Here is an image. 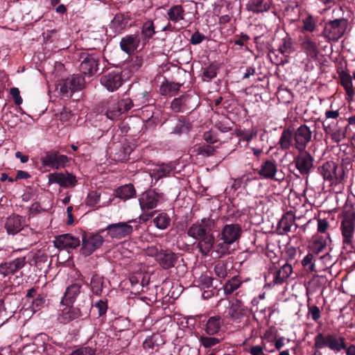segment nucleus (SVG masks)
Here are the masks:
<instances>
[{
    "label": "nucleus",
    "instance_id": "obj_11",
    "mask_svg": "<svg viewBox=\"0 0 355 355\" xmlns=\"http://www.w3.org/2000/svg\"><path fill=\"white\" fill-rule=\"evenodd\" d=\"M241 233L242 229L240 225L227 224L223 227L219 234V239L233 244L240 239Z\"/></svg>",
    "mask_w": 355,
    "mask_h": 355
},
{
    "label": "nucleus",
    "instance_id": "obj_41",
    "mask_svg": "<svg viewBox=\"0 0 355 355\" xmlns=\"http://www.w3.org/2000/svg\"><path fill=\"white\" fill-rule=\"evenodd\" d=\"M117 102L110 103L106 110L105 115L110 120H116L122 114Z\"/></svg>",
    "mask_w": 355,
    "mask_h": 355
},
{
    "label": "nucleus",
    "instance_id": "obj_61",
    "mask_svg": "<svg viewBox=\"0 0 355 355\" xmlns=\"http://www.w3.org/2000/svg\"><path fill=\"white\" fill-rule=\"evenodd\" d=\"M10 94L14 98L16 105H20L22 103V98L19 94V90L17 87H12L10 89Z\"/></svg>",
    "mask_w": 355,
    "mask_h": 355
},
{
    "label": "nucleus",
    "instance_id": "obj_5",
    "mask_svg": "<svg viewBox=\"0 0 355 355\" xmlns=\"http://www.w3.org/2000/svg\"><path fill=\"white\" fill-rule=\"evenodd\" d=\"M355 213L348 211L344 213L341 221L340 228L343 237V244L349 245L352 248V238L354 232Z\"/></svg>",
    "mask_w": 355,
    "mask_h": 355
},
{
    "label": "nucleus",
    "instance_id": "obj_42",
    "mask_svg": "<svg viewBox=\"0 0 355 355\" xmlns=\"http://www.w3.org/2000/svg\"><path fill=\"white\" fill-rule=\"evenodd\" d=\"M279 145L282 149H288L293 144V132L289 129L284 130L279 139Z\"/></svg>",
    "mask_w": 355,
    "mask_h": 355
},
{
    "label": "nucleus",
    "instance_id": "obj_2",
    "mask_svg": "<svg viewBox=\"0 0 355 355\" xmlns=\"http://www.w3.org/2000/svg\"><path fill=\"white\" fill-rule=\"evenodd\" d=\"M314 340L316 349L328 347L331 350L337 352H340L342 349H346L345 339L342 336L337 338L334 334H329L324 336L323 334L319 333Z\"/></svg>",
    "mask_w": 355,
    "mask_h": 355
},
{
    "label": "nucleus",
    "instance_id": "obj_46",
    "mask_svg": "<svg viewBox=\"0 0 355 355\" xmlns=\"http://www.w3.org/2000/svg\"><path fill=\"white\" fill-rule=\"evenodd\" d=\"M131 150L128 146L120 147L119 152L115 153L114 159L118 162H125L129 159Z\"/></svg>",
    "mask_w": 355,
    "mask_h": 355
},
{
    "label": "nucleus",
    "instance_id": "obj_57",
    "mask_svg": "<svg viewBox=\"0 0 355 355\" xmlns=\"http://www.w3.org/2000/svg\"><path fill=\"white\" fill-rule=\"evenodd\" d=\"M95 349L90 347H83L73 351L69 355H94Z\"/></svg>",
    "mask_w": 355,
    "mask_h": 355
},
{
    "label": "nucleus",
    "instance_id": "obj_51",
    "mask_svg": "<svg viewBox=\"0 0 355 355\" xmlns=\"http://www.w3.org/2000/svg\"><path fill=\"white\" fill-rule=\"evenodd\" d=\"M218 67L216 64H211L209 67L205 68L203 71V76L207 80L214 78L217 75Z\"/></svg>",
    "mask_w": 355,
    "mask_h": 355
},
{
    "label": "nucleus",
    "instance_id": "obj_37",
    "mask_svg": "<svg viewBox=\"0 0 355 355\" xmlns=\"http://www.w3.org/2000/svg\"><path fill=\"white\" fill-rule=\"evenodd\" d=\"M226 241L218 243L211 252V255L215 258H220L230 253V246L232 245L230 243H227Z\"/></svg>",
    "mask_w": 355,
    "mask_h": 355
},
{
    "label": "nucleus",
    "instance_id": "obj_13",
    "mask_svg": "<svg viewBox=\"0 0 355 355\" xmlns=\"http://www.w3.org/2000/svg\"><path fill=\"white\" fill-rule=\"evenodd\" d=\"M49 184H58L62 187H74L77 180L75 175L71 173H53L48 175Z\"/></svg>",
    "mask_w": 355,
    "mask_h": 355
},
{
    "label": "nucleus",
    "instance_id": "obj_8",
    "mask_svg": "<svg viewBox=\"0 0 355 355\" xmlns=\"http://www.w3.org/2000/svg\"><path fill=\"white\" fill-rule=\"evenodd\" d=\"M85 78L78 75H73L63 80L60 85V92L67 96L76 91L83 89L85 87Z\"/></svg>",
    "mask_w": 355,
    "mask_h": 355
},
{
    "label": "nucleus",
    "instance_id": "obj_27",
    "mask_svg": "<svg viewBox=\"0 0 355 355\" xmlns=\"http://www.w3.org/2000/svg\"><path fill=\"white\" fill-rule=\"evenodd\" d=\"M22 218L18 215H12L6 220L5 227L10 234L18 233L23 227Z\"/></svg>",
    "mask_w": 355,
    "mask_h": 355
},
{
    "label": "nucleus",
    "instance_id": "obj_52",
    "mask_svg": "<svg viewBox=\"0 0 355 355\" xmlns=\"http://www.w3.org/2000/svg\"><path fill=\"white\" fill-rule=\"evenodd\" d=\"M100 193L96 191L89 192L86 199V203L89 207H96L100 201Z\"/></svg>",
    "mask_w": 355,
    "mask_h": 355
},
{
    "label": "nucleus",
    "instance_id": "obj_31",
    "mask_svg": "<svg viewBox=\"0 0 355 355\" xmlns=\"http://www.w3.org/2000/svg\"><path fill=\"white\" fill-rule=\"evenodd\" d=\"M271 3V0H250L247 8L254 13L263 12L270 9Z\"/></svg>",
    "mask_w": 355,
    "mask_h": 355
},
{
    "label": "nucleus",
    "instance_id": "obj_48",
    "mask_svg": "<svg viewBox=\"0 0 355 355\" xmlns=\"http://www.w3.org/2000/svg\"><path fill=\"white\" fill-rule=\"evenodd\" d=\"M199 341L205 348L211 347L220 343V340L217 338L205 336H201Z\"/></svg>",
    "mask_w": 355,
    "mask_h": 355
},
{
    "label": "nucleus",
    "instance_id": "obj_28",
    "mask_svg": "<svg viewBox=\"0 0 355 355\" xmlns=\"http://www.w3.org/2000/svg\"><path fill=\"white\" fill-rule=\"evenodd\" d=\"M277 171V168L275 162L266 160L261 164L259 174L266 179L273 180L275 179Z\"/></svg>",
    "mask_w": 355,
    "mask_h": 355
},
{
    "label": "nucleus",
    "instance_id": "obj_26",
    "mask_svg": "<svg viewBox=\"0 0 355 355\" xmlns=\"http://www.w3.org/2000/svg\"><path fill=\"white\" fill-rule=\"evenodd\" d=\"M292 271L293 268L291 264L285 263L278 270L272 274L273 284H282L289 277Z\"/></svg>",
    "mask_w": 355,
    "mask_h": 355
},
{
    "label": "nucleus",
    "instance_id": "obj_43",
    "mask_svg": "<svg viewBox=\"0 0 355 355\" xmlns=\"http://www.w3.org/2000/svg\"><path fill=\"white\" fill-rule=\"evenodd\" d=\"M155 34V26L152 20L144 22L141 26V35L144 40H149Z\"/></svg>",
    "mask_w": 355,
    "mask_h": 355
},
{
    "label": "nucleus",
    "instance_id": "obj_6",
    "mask_svg": "<svg viewBox=\"0 0 355 355\" xmlns=\"http://www.w3.org/2000/svg\"><path fill=\"white\" fill-rule=\"evenodd\" d=\"M323 125L326 132L330 135L331 139L334 142L339 144L346 137L348 124L346 123L345 119L340 118L336 123H329L328 125L324 123Z\"/></svg>",
    "mask_w": 355,
    "mask_h": 355
},
{
    "label": "nucleus",
    "instance_id": "obj_10",
    "mask_svg": "<svg viewBox=\"0 0 355 355\" xmlns=\"http://www.w3.org/2000/svg\"><path fill=\"white\" fill-rule=\"evenodd\" d=\"M41 162L44 166L59 169L64 167L68 162V157L64 155H60L57 151L47 152L45 156L42 157Z\"/></svg>",
    "mask_w": 355,
    "mask_h": 355
},
{
    "label": "nucleus",
    "instance_id": "obj_32",
    "mask_svg": "<svg viewBox=\"0 0 355 355\" xmlns=\"http://www.w3.org/2000/svg\"><path fill=\"white\" fill-rule=\"evenodd\" d=\"M184 10L182 5H174L167 10V16L169 21L174 24L179 23L184 19Z\"/></svg>",
    "mask_w": 355,
    "mask_h": 355
},
{
    "label": "nucleus",
    "instance_id": "obj_64",
    "mask_svg": "<svg viewBox=\"0 0 355 355\" xmlns=\"http://www.w3.org/2000/svg\"><path fill=\"white\" fill-rule=\"evenodd\" d=\"M329 227V223L325 219H318V232L324 233Z\"/></svg>",
    "mask_w": 355,
    "mask_h": 355
},
{
    "label": "nucleus",
    "instance_id": "obj_53",
    "mask_svg": "<svg viewBox=\"0 0 355 355\" xmlns=\"http://www.w3.org/2000/svg\"><path fill=\"white\" fill-rule=\"evenodd\" d=\"M117 103L119 108H121V112L122 114L128 112L133 107L132 101L129 98L121 99V101H117Z\"/></svg>",
    "mask_w": 355,
    "mask_h": 355
},
{
    "label": "nucleus",
    "instance_id": "obj_55",
    "mask_svg": "<svg viewBox=\"0 0 355 355\" xmlns=\"http://www.w3.org/2000/svg\"><path fill=\"white\" fill-rule=\"evenodd\" d=\"M245 178V176H243L241 178L234 180L231 187L232 189H234V191H236L242 186H243L244 187H246L248 185V183L251 180V179L250 178Z\"/></svg>",
    "mask_w": 355,
    "mask_h": 355
},
{
    "label": "nucleus",
    "instance_id": "obj_38",
    "mask_svg": "<svg viewBox=\"0 0 355 355\" xmlns=\"http://www.w3.org/2000/svg\"><path fill=\"white\" fill-rule=\"evenodd\" d=\"M189 99V97L187 95H182L173 99L171 104V108L175 112H182L187 107Z\"/></svg>",
    "mask_w": 355,
    "mask_h": 355
},
{
    "label": "nucleus",
    "instance_id": "obj_18",
    "mask_svg": "<svg viewBox=\"0 0 355 355\" xmlns=\"http://www.w3.org/2000/svg\"><path fill=\"white\" fill-rule=\"evenodd\" d=\"M26 264L25 257H19L10 261L0 263V274L4 277L14 274L24 267Z\"/></svg>",
    "mask_w": 355,
    "mask_h": 355
},
{
    "label": "nucleus",
    "instance_id": "obj_59",
    "mask_svg": "<svg viewBox=\"0 0 355 355\" xmlns=\"http://www.w3.org/2000/svg\"><path fill=\"white\" fill-rule=\"evenodd\" d=\"M94 306L98 309L99 316H102L106 313L107 310V305L105 301L99 300L96 302Z\"/></svg>",
    "mask_w": 355,
    "mask_h": 355
},
{
    "label": "nucleus",
    "instance_id": "obj_7",
    "mask_svg": "<svg viewBox=\"0 0 355 355\" xmlns=\"http://www.w3.org/2000/svg\"><path fill=\"white\" fill-rule=\"evenodd\" d=\"M80 71L85 76H92L98 70L99 56L96 54L83 53L80 56Z\"/></svg>",
    "mask_w": 355,
    "mask_h": 355
},
{
    "label": "nucleus",
    "instance_id": "obj_12",
    "mask_svg": "<svg viewBox=\"0 0 355 355\" xmlns=\"http://www.w3.org/2000/svg\"><path fill=\"white\" fill-rule=\"evenodd\" d=\"M104 240L98 234H93L89 237L83 236L81 252L85 257L92 254L96 249L99 248Z\"/></svg>",
    "mask_w": 355,
    "mask_h": 355
},
{
    "label": "nucleus",
    "instance_id": "obj_22",
    "mask_svg": "<svg viewBox=\"0 0 355 355\" xmlns=\"http://www.w3.org/2000/svg\"><path fill=\"white\" fill-rule=\"evenodd\" d=\"M155 259L164 269H168L175 266L177 255L168 250H162L155 254Z\"/></svg>",
    "mask_w": 355,
    "mask_h": 355
},
{
    "label": "nucleus",
    "instance_id": "obj_3",
    "mask_svg": "<svg viewBox=\"0 0 355 355\" xmlns=\"http://www.w3.org/2000/svg\"><path fill=\"white\" fill-rule=\"evenodd\" d=\"M166 200L165 195L155 189H149L144 192L139 198L141 209L144 212L156 208Z\"/></svg>",
    "mask_w": 355,
    "mask_h": 355
},
{
    "label": "nucleus",
    "instance_id": "obj_25",
    "mask_svg": "<svg viewBox=\"0 0 355 355\" xmlns=\"http://www.w3.org/2000/svg\"><path fill=\"white\" fill-rule=\"evenodd\" d=\"M130 20V16L128 13H117L111 21L110 28L114 31V33H118L125 29Z\"/></svg>",
    "mask_w": 355,
    "mask_h": 355
},
{
    "label": "nucleus",
    "instance_id": "obj_4",
    "mask_svg": "<svg viewBox=\"0 0 355 355\" xmlns=\"http://www.w3.org/2000/svg\"><path fill=\"white\" fill-rule=\"evenodd\" d=\"M214 227V220L205 218L192 224L187 230V235L196 240H199L211 233Z\"/></svg>",
    "mask_w": 355,
    "mask_h": 355
},
{
    "label": "nucleus",
    "instance_id": "obj_29",
    "mask_svg": "<svg viewBox=\"0 0 355 355\" xmlns=\"http://www.w3.org/2000/svg\"><path fill=\"white\" fill-rule=\"evenodd\" d=\"M198 241L197 247L199 249V251L204 256L208 255L213 249L215 243V237L214 234L210 233Z\"/></svg>",
    "mask_w": 355,
    "mask_h": 355
},
{
    "label": "nucleus",
    "instance_id": "obj_21",
    "mask_svg": "<svg viewBox=\"0 0 355 355\" xmlns=\"http://www.w3.org/2000/svg\"><path fill=\"white\" fill-rule=\"evenodd\" d=\"M247 308L240 300L232 302L228 309V317L234 322H239L246 315Z\"/></svg>",
    "mask_w": 355,
    "mask_h": 355
},
{
    "label": "nucleus",
    "instance_id": "obj_23",
    "mask_svg": "<svg viewBox=\"0 0 355 355\" xmlns=\"http://www.w3.org/2000/svg\"><path fill=\"white\" fill-rule=\"evenodd\" d=\"M311 139V130L306 125H301L297 128L295 135L296 148L300 151H303L306 144Z\"/></svg>",
    "mask_w": 355,
    "mask_h": 355
},
{
    "label": "nucleus",
    "instance_id": "obj_60",
    "mask_svg": "<svg viewBox=\"0 0 355 355\" xmlns=\"http://www.w3.org/2000/svg\"><path fill=\"white\" fill-rule=\"evenodd\" d=\"M204 39L205 35L197 31L191 35L190 42L193 45H196L201 43Z\"/></svg>",
    "mask_w": 355,
    "mask_h": 355
},
{
    "label": "nucleus",
    "instance_id": "obj_24",
    "mask_svg": "<svg viewBox=\"0 0 355 355\" xmlns=\"http://www.w3.org/2000/svg\"><path fill=\"white\" fill-rule=\"evenodd\" d=\"M223 324V320L218 315L209 318L202 329L209 336H214L219 333Z\"/></svg>",
    "mask_w": 355,
    "mask_h": 355
},
{
    "label": "nucleus",
    "instance_id": "obj_33",
    "mask_svg": "<svg viewBox=\"0 0 355 355\" xmlns=\"http://www.w3.org/2000/svg\"><path fill=\"white\" fill-rule=\"evenodd\" d=\"M80 286L78 284L70 285L67 287L64 295L62 299V303H72L80 293Z\"/></svg>",
    "mask_w": 355,
    "mask_h": 355
},
{
    "label": "nucleus",
    "instance_id": "obj_44",
    "mask_svg": "<svg viewBox=\"0 0 355 355\" xmlns=\"http://www.w3.org/2000/svg\"><path fill=\"white\" fill-rule=\"evenodd\" d=\"M171 223L170 217L164 213L159 214L153 219V223L159 230L166 229Z\"/></svg>",
    "mask_w": 355,
    "mask_h": 355
},
{
    "label": "nucleus",
    "instance_id": "obj_20",
    "mask_svg": "<svg viewBox=\"0 0 355 355\" xmlns=\"http://www.w3.org/2000/svg\"><path fill=\"white\" fill-rule=\"evenodd\" d=\"M174 167L171 164H159L154 165L150 169V175L152 181L157 182L159 180L168 177L173 172Z\"/></svg>",
    "mask_w": 355,
    "mask_h": 355
},
{
    "label": "nucleus",
    "instance_id": "obj_30",
    "mask_svg": "<svg viewBox=\"0 0 355 355\" xmlns=\"http://www.w3.org/2000/svg\"><path fill=\"white\" fill-rule=\"evenodd\" d=\"M82 316L83 313L79 308L69 306L62 310V313L60 315V320L63 323H67Z\"/></svg>",
    "mask_w": 355,
    "mask_h": 355
},
{
    "label": "nucleus",
    "instance_id": "obj_19",
    "mask_svg": "<svg viewBox=\"0 0 355 355\" xmlns=\"http://www.w3.org/2000/svg\"><path fill=\"white\" fill-rule=\"evenodd\" d=\"M295 216L293 211L286 212L278 223L277 230L280 234H283L288 232H293L297 227L295 223Z\"/></svg>",
    "mask_w": 355,
    "mask_h": 355
},
{
    "label": "nucleus",
    "instance_id": "obj_39",
    "mask_svg": "<svg viewBox=\"0 0 355 355\" xmlns=\"http://www.w3.org/2000/svg\"><path fill=\"white\" fill-rule=\"evenodd\" d=\"M242 281L239 276H234L229 279L223 286L224 293L226 295L232 294L234 291L240 287Z\"/></svg>",
    "mask_w": 355,
    "mask_h": 355
},
{
    "label": "nucleus",
    "instance_id": "obj_40",
    "mask_svg": "<svg viewBox=\"0 0 355 355\" xmlns=\"http://www.w3.org/2000/svg\"><path fill=\"white\" fill-rule=\"evenodd\" d=\"M327 237H317L312 239V253L319 254L322 252L327 246Z\"/></svg>",
    "mask_w": 355,
    "mask_h": 355
},
{
    "label": "nucleus",
    "instance_id": "obj_45",
    "mask_svg": "<svg viewBox=\"0 0 355 355\" xmlns=\"http://www.w3.org/2000/svg\"><path fill=\"white\" fill-rule=\"evenodd\" d=\"M340 84L345 88L348 96H352L354 94L352 85V76L349 73H343L340 76Z\"/></svg>",
    "mask_w": 355,
    "mask_h": 355
},
{
    "label": "nucleus",
    "instance_id": "obj_17",
    "mask_svg": "<svg viewBox=\"0 0 355 355\" xmlns=\"http://www.w3.org/2000/svg\"><path fill=\"white\" fill-rule=\"evenodd\" d=\"M79 245V239L70 234L60 235L54 241L55 247L61 250L76 248Z\"/></svg>",
    "mask_w": 355,
    "mask_h": 355
},
{
    "label": "nucleus",
    "instance_id": "obj_34",
    "mask_svg": "<svg viewBox=\"0 0 355 355\" xmlns=\"http://www.w3.org/2000/svg\"><path fill=\"white\" fill-rule=\"evenodd\" d=\"M105 286V280L103 277L95 274L92 276L90 286L92 291L96 295H101Z\"/></svg>",
    "mask_w": 355,
    "mask_h": 355
},
{
    "label": "nucleus",
    "instance_id": "obj_9",
    "mask_svg": "<svg viewBox=\"0 0 355 355\" xmlns=\"http://www.w3.org/2000/svg\"><path fill=\"white\" fill-rule=\"evenodd\" d=\"M105 230L110 237L120 239L130 235L133 227L128 222H120L109 225Z\"/></svg>",
    "mask_w": 355,
    "mask_h": 355
},
{
    "label": "nucleus",
    "instance_id": "obj_56",
    "mask_svg": "<svg viewBox=\"0 0 355 355\" xmlns=\"http://www.w3.org/2000/svg\"><path fill=\"white\" fill-rule=\"evenodd\" d=\"M292 43L290 39L284 38L282 39V43L279 45V51L282 54H288L291 52Z\"/></svg>",
    "mask_w": 355,
    "mask_h": 355
},
{
    "label": "nucleus",
    "instance_id": "obj_54",
    "mask_svg": "<svg viewBox=\"0 0 355 355\" xmlns=\"http://www.w3.org/2000/svg\"><path fill=\"white\" fill-rule=\"evenodd\" d=\"M232 123L228 119H224L216 124V128L223 132H227L232 129Z\"/></svg>",
    "mask_w": 355,
    "mask_h": 355
},
{
    "label": "nucleus",
    "instance_id": "obj_14",
    "mask_svg": "<svg viewBox=\"0 0 355 355\" xmlns=\"http://www.w3.org/2000/svg\"><path fill=\"white\" fill-rule=\"evenodd\" d=\"M301 152L300 155L296 158L295 165L300 173L306 176V187H308V177L311 170V155L307 152ZM307 189L308 188L306 187L304 190V197L306 201L307 200V198L306 196Z\"/></svg>",
    "mask_w": 355,
    "mask_h": 355
},
{
    "label": "nucleus",
    "instance_id": "obj_58",
    "mask_svg": "<svg viewBox=\"0 0 355 355\" xmlns=\"http://www.w3.org/2000/svg\"><path fill=\"white\" fill-rule=\"evenodd\" d=\"M188 130V127L186 125V123L184 120L180 119L176 123L175 126L173 128V130L171 132L174 134L180 135L182 132H184Z\"/></svg>",
    "mask_w": 355,
    "mask_h": 355
},
{
    "label": "nucleus",
    "instance_id": "obj_62",
    "mask_svg": "<svg viewBox=\"0 0 355 355\" xmlns=\"http://www.w3.org/2000/svg\"><path fill=\"white\" fill-rule=\"evenodd\" d=\"M198 281L204 287L209 288L212 286L213 279L207 275H201Z\"/></svg>",
    "mask_w": 355,
    "mask_h": 355
},
{
    "label": "nucleus",
    "instance_id": "obj_16",
    "mask_svg": "<svg viewBox=\"0 0 355 355\" xmlns=\"http://www.w3.org/2000/svg\"><path fill=\"white\" fill-rule=\"evenodd\" d=\"M101 83L108 91L114 92L123 84V79L119 72L112 71L101 78Z\"/></svg>",
    "mask_w": 355,
    "mask_h": 355
},
{
    "label": "nucleus",
    "instance_id": "obj_49",
    "mask_svg": "<svg viewBox=\"0 0 355 355\" xmlns=\"http://www.w3.org/2000/svg\"><path fill=\"white\" fill-rule=\"evenodd\" d=\"M258 129L256 127H252L250 130H240L238 132V136L242 137V139L246 141H250L254 137L257 135Z\"/></svg>",
    "mask_w": 355,
    "mask_h": 355
},
{
    "label": "nucleus",
    "instance_id": "obj_63",
    "mask_svg": "<svg viewBox=\"0 0 355 355\" xmlns=\"http://www.w3.org/2000/svg\"><path fill=\"white\" fill-rule=\"evenodd\" d=\"M71 116L72 114L71 111L66 109H63V110L59 114H58V119L63 122L69 121Z\"/></svg>",
    "mask_w": 355,
    "mask_h": 355
},
{
    "label": "nucleus",
    "instance_id": "obj_47",
    "mask_svg": "<svg viewBox=\"0 0 355 355\" xmlns=\"http://www.w3.org/2000/svg\"><path fill=\"white\" fill-rule=\"evenodd\" d=\"M214 274L219 279H224L227 275V265L223 261L216 263L214 269Z\"/></svg>",
    "mask_w": 355,
    "mask_h": 355
},
{
    "label": "nucleus",
    "instance_id": "obj_1",
    "mask_svg": "<svg viewBox=\"0 0 355 355\" xmlns=\"http://www.w3.org/2000/svg\"><path fill=\"white\" fill-rule=\"evenodd\" d=\"M318 171L324 180H329L331 184L341 183L345 178L343 167H338L334 162H324L322 166L318 167Z\"/></svg>",
    "mask_w": 355,
    "mask_h": 355
},
{
    "label": "nucleus",
    "instance_id": "obj_15",
    "mask_svg": "<svg viewBox=\"0 0 355 355\" xmlns=\"http://www.w3.org/2000/svg\"><path fill=\"white\" fill-rule=\"evenodd\" d=\"M140 37L139 34L127 35L122 37L120 41V47L121 50L127 54L134 53L140 44Z\"/></svg>",
    "mask_w": 355,
    "mask_h": 355
},
{
    "label": "nucleus",
    "instance_id": "obj_36",
    "mask_svg": "<svg viewBox=\"0 0 355 355\" xmlns=\"http://www.w3.org/2000/svg\"><path fill=\"white\" fill-rule=\"evenodd\" d=\"M347 26V20L344 18L337 19L333 21H330L326 26L325 30H332V29H340L338 30V37H341L346 29Z\"/></svg>",
    "mask_w": 355,
    "mask_h": 355
},
{
    "label": "nucleus",
    "instance_id": "obj_35",
    "mask_svg": "<svg viewBox=\"0 0 355 355\" xmlns=\"http://www.w3.org/2000/svg\"><path fill=\"white\" fill-rule=\"evenodd\" d=\"M115 193L117 198L126 200L135 196V189L132 184H125L119 187Z\"/></svg>",
    "mask_w": 355,
    "mask_h": 355
},
{
    "label": "nucleus",
    "instance_id": "obj_50",
    "mask_svg": "<svg viewBox=\"0 0 355 355\" xmlns=\"http://www.w3.org/2000/svg\"><path fill=\"white\" fill-rule=\"evenodd\" d=\"M195 151L196 155L201 156L202 157H207L214 155L215 149L213 146L207 145L198 146Z\"/></svg>",
    "mask_w": 355,
    "mask_h": 355
}]
</instances>
